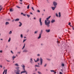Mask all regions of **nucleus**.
<instances>
[{"label": "nucleus", "instance_id": "obj_55", "mask_svg": "<svg viewBox=\"0 0 74 74\" xmlns=\"http://www.w3.org/2000/svg\"><path fill=\"white\" fill-rule=\"evenodd\" d=\"M26 73V74H27V72L26 71V72H25Z\"/></svg>", "mask_w": 74, "mask_h": 74}, {"label": "nucleus", "instance_id": "obj_13", "mask_svg": "<svg viewBox=\"0 0 74 74\" xmlns=\"http://www.w3.org/2000/svg\"><path fill=\"white\" fill-rule=\"evenodd\" d=\"M41 35L39 34V37H38V39H40V38H41Z\"/></svg>", "mask_w": 74, "mask_h": 74}, {"label": "nucleus", "instance_id": "obj_35", "mask_svg": "<svg viewBox=\"0 0 74 74\" xmlns=\"http://www.w3.org/2000/svg\"><path fill=\"white\" fill-rule=\"evenodd\" d=\"M37 12H40V10H37Z\"/></svg>", "mask_w": 74, "mask_h": 74}, {"label": "nucleus", "instance_id": "obj_29", "mask_svg": "<svg viewBox=\"0 0 74 74\" xmlns=\"http://www.w3.org/2000/svg\"><path fill=\"white\" fill-rule=\"evenodd\" d=\"M27 16H28V18H29V17H30V15H28V14H27Z\"/></svg>", "mask_w": 74, "mask_h": 74}, {"label": "nucleus", "instance_id": "obj_18", "mask_svg": "<svg viewBox=\"0 0 74 74\" xmlns=\"http://www.w3.org/2000/svg\"><path fill=\"white\" fill-rule=\"evenodd\" d=\"M25 43L24 44V45L23 46V48L22 49H24V48H25Z\"/></svg>", "mask_w": 74, "mask_h": 74}, {"label": "nucleus", "instance_id": "obj_53", "mask_svg": "<svg viewBox=\"0 0 74 74\" xmlns=\"http://www.w3.org/2000/svg\"><path fill=\"white\" fill-rule=\"evenodd\" d=\"M60 74H62V72H60Z\"/></svg>", "mask_w": 74, "mask_h": 74}, {"label": "nucleus", "instance_id": "obj_42", "mask_svg": "<svg viewBox=\"0 0 74 74\" xmlns=\"http://www.w3.org/2000/svg\"><path fill=\"white\" fill-rule=\"evenodd\" d=\"M57 42L58 43V44H59V41H58V40L57 41Z\"/></svg>", "mask_w": 74, "mask_h": 74}, {"label": "nucleus", "instance_id": "obj_4", "mask_svg": "<svg viewBox=\"0 0 74 74\" xmlns=\"http://www.w3.org/2000/svg\"><path fill=\"white\" fill-rule=\"evenodd\" d=\"M53 5L55 7H56L57 5V4H58V3L56 1H53Z\"/></svg>", "mask_w": 74, "mask_h": 74}, {"label": "nucleus", "instance_id": "obj_40", "mask_svg": "<svg viewBox=\"0 0 74 74\" xmlns=\"http://www.w3.org/2000/svg\"><path fill=\"white\" fill-rule=\"evenodd\" d=\"M17 53H19V54H20L21 53V52H18Z\"/></svg>", "mask_w": 74, "mask_h": 74}, {"label": "nucleus", "instance_id": "obj_23", "mask_svg": "<svg viewBox=\"0 0 74 74\" xmlns=\"http://www.w3.org/2000/svg\"><path fill=\"white\" fill-rule=\"evenodd\" d=\"M38 33V31H36L35 32L34 34H37Z\"/></svg>", "mask_w": 74, "mask_h": 74}, {"label": "nucleus", "instance_id": "obj_9", "mask_svg": "<svg viewBox=\"0 0 74 74\" xmlns=\"http://www.w3.org/2000/svg\"><path fill=\"white\" fill-rule=\"evenodd\" d=\"M54 22H55V20L52 19V20L51 21V23H54Z\"/></svg>", "mask_w": 74, "mask_h": 74}, {"label": "nucleus", "instance_id": "obj_41", "mask_svg": "<svg viewBox=\"0 0 74 74\" xmlns=\"http://www.w3.org/2000/svg\"><path fill=\"white\" fill-rule=\"evenodd\" d=\"M33 62V61H30V62L31 63V64L32 63V62Z\"/></svg>", "mask_w": 74, "mask_h": 74}, {"label": "nucleus", "instance_id": "obj_15", "mask_svg": "<svg viewBox=\"0 0 74 74\" xmlns=\"http://www.w3.org/2000/svg\"><path fill=\"white\" fill-rule=\"evenodd\" d=\"M5 74H7V69H5Z\"/></svg>", "mask_w": 74, "mask_h": 74}, {"label": "nucleus", "instance_id": "obj_60", "mask_svg": "<svg viewBox=\"0 0 74 74\" xmlns=\"http://www.w3.org/2000/svg\"><path fill=\"white\" fill-rule=\"evenodd\" d=\"M21 15H22V14H23V13H21Z\"/></svg>", "mask_w": 74, "mask_h": 74}, {"label": "nucleus", "instance_id": "obj_21", "mask_svg": "<svg viewBox=\"0 0 74 74\" xmlns=\"http://www.w3.org/2000/svg\"><path fill=\"white\" fill-rule=\"evenodd\" d=\"M10 41H11V38H9L8 40V42H10Z\"/></svg>", "mask_w": 74, "mask_h": 74}, {"label": "nucleus", "instance_id": "obj_46", "mask_svg": "<svg viewBox=\"0 0 74 74\" xmlns=\"http://www.w3.org/2000/svg\"><path fill=\"white\" fill-rule=\"evenodd\" d=\"M47 64H46L44 66L45 67H46V66H47Z\"/></svg>", "mask_w": 74, "mask_h": 74}, {"label": "nucleus", "instance_id": "obj_11", "mask_svg": "<svg viewBox=\"0 0 74 74\" xmlns=\"http://www.w3.org/2000/svg\"><path fill=\"white\" fill-rule=\"evenodd\" d=\"M28 52V51L26 49H24L23 51V52Z\"/></svg>", "mask_w": 74, "mask_h": 74}, {"label": "nucleus", "instance_id": "obj_17", "mask_svg": "<svg viewBox=\"0 0 74 74\" xmlns=\"http://www.w3.org/2000/svg\"><path fill=\"white\" fill-rule=\"evenodd\" d=\"M39 60H40V59H39V58H38L37 59V60H36V61H35V62H38V61H39Z\"/></svg>", "mask_w": 74, "mask_h": 74}, {"label": "nucleus", "instance_id": "obj_51", "mask_svg": "<svg viewBox=\"0 0 74 74\" xmlns=\"http://www.w3.org/2000/svg\"><path fill=\"white\" fill-rule=\"evenodd\" d=\"M53 73H56V72H55V71H53Z\"/></svg>", "mask_w": 74, "mask_h": 74}, {"label": "nucleus", "instance_id": "obj_14", "mask_svg": "<svg viewBox=\"0 0 74 74\" xmlns=\"http://www.w3.org/2000/svg\"><path fill=\"white\" fill-rule=\"evenodd\" d=\"M60 16H61V14H60V12H59V18H60Z\"/></svg>", "mask_w": 74, "mask_h": 74}, {"label": "nucleus", "instance_id": "obj_34", "mask_svg": "<svg viewBox=\"0 0 74 74\" xmlns=\"http://www.w3.org/2000/svg\"><path fill=\"white\" fill-rule=\"evenodd\" d=\"M5 70H4L3 72V74H4V73H5Z\"/></svg>", "mask_w": 74, "mask_h": 74}, {"label": "nucleus", "instance_id": "obj_61", "mask_svg": "<svg viewBox=\"0 0 74 74\" xmlns=\"http://www.w3.org/2000/svg\"><path fill=\"white\" fill-rule=\"evenodd\" d=\"M34 19H36V18L35 17H34Z\"/></svg>", "mask_w": 74, "mask_h": 74}, {"label": "nucleus", "instance_id": "obj_57", "mask_svg": "<svg viewBox=\"0 0 74 74\" xmlns=\"http://www.w3.org/2000/svg\"><path fill=\"white\" fill-rule=\"evenodd\" d=\"M0 67H1V68H2V66L1 65L0 66Z\"/></svg>", "mask_w": 74, "mask_h": 74}, {"label": "nucleus", "instance_id": "obj_25", "mask_svg": "<svg viewBox=\"0 0 74 74\" xmlns=\"http://www.w3.org/2000/svg\"><path fill=\"white\" fill-rule=\"evenodd\" d=\"M26 39H24L23 40V42H25V41H26Z\"/></svg>", "mask_w": 74, "mask_h": 74}, {"label": "nucleus", "instance_id": "obj_62", "mask_svg": "<svg viewBox=\"0 0 74 74\" xmlns=\"http://www.w3.org/2000/svg\"><path fill=\"white\" fill-rule=\"evenodd\" d=\"M26 38V37H25H25H24V38Z\"/></svg>", "mask_w": 74, "mask_h": 74}, {"label": "nucleus", "instance_id": "obj_28", "mask_svg": "<svg viewBox=\"0 0 74 74\" xmlns=\"http://www.w3.org/2000/svg\"><path fill=\"white\" fill-rule=\"evenodd\" d=\"M27 9H29V5H28L27 6Z\"/></svg>", "mask_w": 74, "mask_h": 74}, {"label": "nucleus", "instance_id": "obj_47", "mask_svg": "<svg viewBox=\"0 0 74 74\" xmlns=\"http://www.w3.org/2000/svg\"><path fill=\"white\" fill-rule=\"evenodd\" d=\"M37 56H40V55L39 54H38L37 55Z\"/></svg>", "mask_w": 74, "mask_h": 74}, {"label": "nucleus", "instance_id": "obj_52", "mask_svg": "<svg viewBox=\"0 0 74 74\" xmlns=\"http://www.w3.org/2000/svg\"><path fill=\"white\" fill-rule=\"evenodd\" d=\"M30 60L31 61H33V60H32V58H31Z\"/></svg>", "mask_w": 74, "mask_h": 74}, {"label": "nucleus", "instance_id": "obj_64", "mask_svg": "<svg viewBox=\"0 0 74 74\" xmlns=\"http://www.w3.org/2000/svg\"><path fill=\"white\" fill-rule=\"evenodd\" d=\"M44 11H45V10H43Z\"/></svg>", "mask_w": 74, "mask_h": 74}, {"label": "nucleus", "instance_id": "obj_16", "mask_svg": "<svg viewBox=\"0 0 74 74\" xmlns=\"http://www.w3.org/2000/svg\"><path fill=\"white\" fill-rule=\"evenodd\" d=\"M6 25H9V22H6L5 23Z\"/></svg>", "mask_w": 74, "mask_h": 74}, {"label": "nucleus", "instance_id": "obj_7", "mask_svg": "<svg viewBox=\"0 0 74 74\" xmlns=\"http://www.w3.org/2000/svg\"><path fill=\"white\" fill-rule=\"evenodd\" d=\"M56 8V6H54V7H51V9H52V10L53 11H54L55 10V9Z\"/></svg>", "mask_w": 74, "mask_h": 74}, {"label": "nucleus", "instance_id": "obj_39", "mask_svg": "<svg viewBox=\"0 0 74 74\" xmlns=\"http://www.w3.org/2000/svg\"><path fill=\"white\" fill-rule=\"evenodd\" d=\"M71 25V23L69 22V25Z\"/></svg>", "mask_w": 74, "mask_h": 74}, {"label": "nucleus", "instance_id": "obj_63", "mask_svg": "<svg viewBox=\"0 0 74 74\" xmlns=\"http://www.w3.org/2000/svg\"><path fill=\"white\" fill-rule=\"evenodd\" d=\"M20 4H22V3H20Z\"/></svg>", "mask_w": 74, "mask_h": 74}, {"label": "nucleus", "instance_id": "obj_6", "mask_svg": "<svg viewBox=\"0 0 74 74\" xmlns=\"http://www.w3.org/2000/svg\"><path fill=\"white\" fill-rule=\"evenodd\" d=\"M43 60H42V59L41 58H40V65H42V61Z\"/></svg>", "mask_w": 74, "mask_h": 74}, {"label": "nucleus", "instance_id": "obj_5", "mask_svg": "<svg viewBox=\"0 0 74 74\" xmlns=\"http://www.w3.org/2000/svg\"><path fill=\"white\" fill-rule=\"evenodd\" d=\"M39 22L40 23V26H42V23L41 22V18H40L39 19Z\"/></svg>", "mask_w": 74, "mask_h": 74}, {"label": "nucleus", "instance_id": "obj_43", "mask_svg": "<svg viewBox=\"0 0 74 74\" xmlns=\"http://www.w3.org/2000/svg\"><path fill=\"white\" fill-rule=\"evenodd\" d=\"M14 21H15V20H13L12 21V22H14Z\"/></svg>", "mask_w": 74, "mask_h": 74}, {"label": "nucleus", "instance_id": "obj_12", "mask_svg": "<svg viewBox=\"0 0 74 74\" xmlns=\"http://www.w3.org/2000/svg\"><path fill=\"white\" fill-rule=\"evenodd\" d=\"M19 23H20V25H19V26L20 27H21V26H22V23H21V22H19Z\"/></svg>", "mask_w": 74, "mask_h": 74}, {"label": "nucleus", "instance_id": "obj_24", "mask_svg": "<svg viewBox=\"0 0 74 74\" xmlns=\"http://www.w3.org/2000/svg\"><path fill=\"white\" fill-rule=\"evenodd\" d=\"M15 58H16V56H13L12 57V58H13V59H14Z\"/></svg>", "mask_w": 74, "mask_h": 74}, {"label": "nucleus", "instance_id": "obj_32", "mask_svg": "<svg viewBox=\"0 0 74 74\" xmlns=\"http://www.w3.org/2000/svg\"><path fill=\"white\" fill-rule=\"evenodd\" d=\"M62 66H64V64L63 63H62Z\"/></svg>", "mask_w": 74, "mask_h": 74}, {"label": "nucleus", "instance_id": "obj_27", "mask_svg": "<svg viewBox=\"0 0 74 74\" xmlns=\"http://www.w3.org/2000/svg\"><path fill=\"white\" fill-rule=\"evenodd\" d=\"M21 38H23V35L22 34H21Z\"/></svg>", "mask_w": 74, "mask_h": 74}, {"label": "nucleus", "instance_id": "obj_44", "mask_svg": "<svg viewBox=\"0 0 74 74\" xmlns=\"http://www.w3.org/2000/svg\"><path fill=\"white\" fill-rule=\"evenodd\" d=\"M2 8H1V9H0V11H1V10H2Z\"/></svg>", "mask_w": 74, "mask_h": 74}, {"label": "nucleus", "instance_id": "obj_59", "mask_svg": "<svg viewBox=\"0 0 74 74\" xmlns=\"http://www.w3.org/2000/svg\"><path fill=\"white\" fill-rule=\"evenodd\" d=\"M47 60H49V59L48 58H47Z\"/></svg>", "mask_w": 74, "mask_h": 74}, {"label": "nucleus", "instance_id": "obj_20", "mask_svg": "<svg viewBox=\"0 0 74 74\" xmlns=\"http://www.w3.org/2000/svg\"><path fill=\"white\" fill-rule=\"evenodd\" d=\"M10 12H12V11H13V9H10Z\"/></svg>", "mask_w": 74, "mask_h": 74}, {"label": "nucleus", "instance_id": "obj_58", "mask_svg": "<svg viewBox=\"0 0 74 74\" xmlns=\"http://www.w3.org/2000/svg\"><path fill=\"white\" fill-rule=\"evenodd\" d=\"M30 14H33L32 13V12H30Z\"/></svg>", "mask_w": 74, "mask_h": 74}, {"label": "nucleus", "instance_id": "obj_49", "mask_svg": "<svg viewBox=\"0 0 74 74\" xmlns=\"http://www.w3.org/2000/svg\"><path fill=\"white\" fill-rule=\"evenodd\" d=\"M23 16H26V14H23Z\"/></svg>", "mask_w": 74, "mask_h": 74}, {"label": "nucleus", "instance_id": "obj_3", "mask_svg": "<svg viewBox=\"0 0 74 74\" xmlns=\"http://www.w3.org/2000/svg\"><path fill=\"white\" fill-rule=\"evenodd\" d=\"M22 67H23V71H22L21 72L20 74H22V73H26V71L25 70V65H23L21 66Z\"/></svg>", "mask_w": 74, "mask_h": 74}, {"label": "nucleus", "instance_id": "obj_8", "mask_svg": "<svg viewBox=\"0 0 74 74\" xmlns=\"http://www.w3.org/2000/svg\"><path fill=\"white\" fill-rule=\"evenodd\" d=\"M50 31H51V30L49 29H46L45 30V31L47 33H49V32H50Z\"/></svg>", "mask_w": 74, "mask_h": 74}, {"label": "nucleus", "instance_id": "obj_36", "mask_svg": "<svg viewBox=\"0 0 74 74\" xmlns=\"http://www.w3.org/2000/svg\"><path fill=\"white\" fill-rule=\"evenodd\" d=\"M50 71L51 72H53V71H53V70H51V71Z\"/></svg>", "mask_w": 74, "mask_h": 74}, {"label": "nucleus", "instance_id": "obj_31", "mask_svg": "<svg viewBox=\"0 0 74 74\" xmlns=\"http://www.w3.org/2000/svg\"><path fill=\"white\" fill-rule=\"evenodd\" d=\"M56 16L57 17H58V13H56Z\"/></svg>", "mask_w": 74, "mask_h": 74}, {"label": "nucleus", "instance_id": "obj_56", "mask_svg": "<svg viewBox=\"0 0 74 74\" xmlns=\"http://www.w3.org/2000/svg\"><path fill=\"white\" fill-rule=\"evenodd\" d=\"M20 1H21V2H22V0H20Z\"/></svg>", "mask_w": 74, "mask_h": 74}, {"label": "nucleus", "instance_id": "obj_33", "mask_svg": "<svg viewBox=\"0 0 74 74\" xmlns=\"http://www.w3.org/2000/svg\"><path fill=\"white\" fill-rule=\"evenodd\" d=\"M35 66H36V67H40V66H39L38 65H36Z\"/></svg>", "mask_w": 74, "mask_h": 74}, {"label": "nucleus", "instance_id": "obj_50", "mask_svg": "<svg viewBox=\"0 0 74 74\" xmlns=\"http://www.w3.org/2000/svg\"><path fill=\"white\" fill-rule=\"evenodd\" d=\"M6 61H7V62H10V61L8 60H6Z\"/></svg>", "mask_w": 74, "mask_h": 74}, {"label": "nucleus", "instance_id": "obj_38", "mask_svg": "<svg viewBox=\"0 0 74 74\" xmlns=\"http://www.w3.org/2000/svg\"><path fill=\"white\" fill-rule=\"evenodd\" d=\"M0 53H2V52H3V51L2 50H1L0 51Z\"/></svg>", "mask_w": 74, "mask_h": 74}, {"label": "nucleus", "instance_id": "obj_1", "mask_svg": "<svg viewBox=\"0 0 74 74\" xmlns=\"http://www.w3.org/2000/svg\"><path fill=\"white\" fill-rule=\"evenodd\" d=\"M51 17V16H49L48 18H46V20L45 21V24L46 26H47V27H50V20H49V19H50Z\"/></svg>", "mask_w": 74, "mask_h": 74}, {"label": "nucleus", "instance_id": "obj_10", "mask_svg": "<svg viewBox=\"0 0 74 74\" xmlns=\"http://www.w3.org/2000/svg\"><path fill=\"white\" fill-rule=\"evenodd\" d=\"M19 21V18H17L15 20V22H18Z\"/></svg>", "mask_w": 74, "mask_h": 74}, {"label": "nucleus", "instance_id": "obj_45", "mask_svg": "<svg viewBox=\"0 0 74 74\" xmlns=\"http://www.w3.org/2000/svg\"><path fill=\"white\" fill-rule=\"evenodd\" d=\"M72 29L73 30H74V27H73V26H72Z\"/></svg>", "mask_w": 74, "mask_h": 74}, {"label": "nucleus", "instance_id": "obj_48", "mask_svg": "<svg viewBox=\"0 0 74 74\" xmlns=\"http://www.w3.org/2000/svg\"><path fill=\"white\" fill-rule=\"evenodd\" d=\"M11 53H13V52H12V51H11Z\"/></svg>", "mask_w": 74, "mask_h": 74}, {"label": "nucleus", "instance_id": "obj_54", "mask_svg": "<svg viewBox=\"0 0 74 74\" xmlns=\"http://www.w3.org/2000/svg\"><path fill=\"white\" fill-rule=\"evenodd\" d=\"M17 7L18 8H21L20 7H19L18 6H17Z\"/></svg>", "mask_w": 74, "mask_h": 74}, {"label": "nucleus", "instance_id": "obj_37", "mask_svg": "<svg viewBox=\"0 0 74 74\" xmlns=\"http://www.w3.org/2000/svg\"><path fill=\"white\" fill-rule=\"evenodd\" d=\"M40 32H42L43 33V30L41 29V30Z\"/></svg>", "mask_w": 74, "mask_h": 74}, {"label": "nucleus", "instance_id": "obj_26", "mask_svg": "<svg viewBox=\"0 0 74 74\" xmlns=\"http://www.w3.org/2000/svg\"><path fill=\"white\" fill-rule=\"evenodd\" d=\"M42 34V32H40V35H41Z\"/></svg>", "mask_w": 74, "mask_h": 74}, {"label": "nucleus", "instance_id": "obj_22", "mask_svg": "<svg viewBox=\"0 0 74 74\" xmlns=\"http://www.w3.org/2000/svg\"><path fill=\"white\" fill-rule=\"evenodd\" d=\"M15 66H19V65L18 64H15Z\"/></svg>", "mask_w": 74, "mask_h": 74}, {"label": "nucleus", "instance_id": "obj_2", "mask_svg": "<svg viewBox=\"0 0 74 74\" xmlns=\"http://www.w3.org/2000/svg\"><path fill=\"white\" fill-rule=\"evenodd\" d=\"M19 67H17L16 68V70H14V71L16 74H20V73L19 72L21 71L19 70Z\"/></svg>", "mask_w": 74, "mask_h": 74}, {"label": "nucleus", "instance_id": "obj_19", "mask_svg": "<svg viewBox=\"0 0 74 74\" xmlns=\"http://www.w3.org/2000/svg\"><path fill=\"white\" fill-rule=\"evenodd\" d=\"M9 34H12V31H10V32L9 33Z\"/></svg>", "mask_w": 74, "mask_h": 74}, {"label": "nucleus", "instance_id": "obj_30", "mask_svg": "<svg viewBox=\"0 0 74 74\" xmlns=\"http://www.w3.org/2000/svg\"><path fill=\"white\" fill-rule=\"evenodd\" d=\"M32 10L33 11H34V8H33V7H32Z\"/></svg>", "mask_w": 74, "mask_h": 74}]
</instances>
